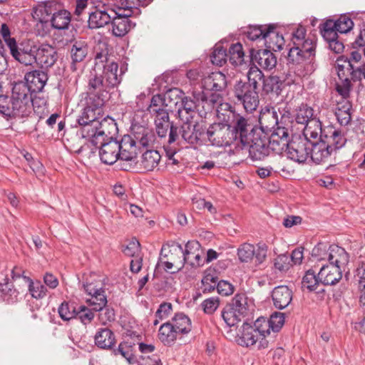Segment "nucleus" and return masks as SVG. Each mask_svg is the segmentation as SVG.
I'll use <instances>...</instances> for the list:
<instances>
[{
    "mask_svg": "<svg viewBox=\"0 0 365 365\" xmlns=\"http://www.w3.org/2000/svg\"><path fill=\"white\" fill-rule=\"evenodd\" d=\"M160 155L156 150H147L142 155L141 165L147 171L153 170L158 166Z\"/></svg>",
    "mask_w": 365,
    "mask_h": 365,
    "instance_id": "a19ab883",
    "label": "nucleus"
},
{
    "mask_svg": "<svg viewBox=\"0 0 365 365\" xmlns=\"http://www.w3.org/2000/svg\"><path fill=\"white\" fill-rule=\"evenodd\" d=\"M255 253V246L249 243H244L237 249V256L242 262H250L254 258Z\"/></svg>",
    "mask_w": 365,
    "mask_h": 365,
    "instance_id": "6e6d98bb",
    "label": "nucleus"
},
{
    "mask_svg": "<svg viewBox=\"0 0 365 365\" xmlns=\"http://www.w3.org/2000/svg\"><path fill=\"white\" fill-rule=\"evenodd\" d=\"M85 292L91 297L86 303L96 312L103 311L107 304L105 291L100 283L86 282L83 284Z\"/></svg>",
    "mask_w": 365,
    "mask_h": 365,
    "instance_id": "ddd939ff",
    "label": "nucleus"
},
{
    "mask_svg": "<svg viewBox=\"0 0 365 365\" xmlns=\"http://www.w3.org/2000/svg\"><path fill=\"white\" fill-rule=\"evenodd\" d=\"M359 67H354L349 63H344L343 58L336 60V71L341 81H350L359 80L355 73Z\"/></svg>",
    "mask_w": 365,
    "mask_h": 365,
    "instance_id": "c756f323",
    "label": "nucleus"
},
{
    "mask_svg": "<svg viewBox=\"0 0 365 365\" xmlns=\"http://www.w3.org/2000/svg\"><path fill=\"white\" fill-rule=\"evenodd\" d=\"M100 145L99 155L105 164L112 165L119 159L118 141L112 138L107 143L103 141Z\"/></svg>",
    "mask_w": 365,
    "mask_h": 365,
    "instance_id": "5701e85b",
    "label": "nucleus"
},
{
    "mask_svg": "<svg viewBox=\"0 0 365 365\" xmlns=\"http://www.w3.org/2000/svg\"><path fill=\"white\" fill-rule=\"evenodd\" d=\"M119 160H134L138 155L135 140L130 135H124L118 142Z\"/></svg>",
    "mask_w": 365,
    "mask_h": 365,
    "instance_id": "b1692460",
    "label": "nucleus"
},
{
    "mask_svg": "<svg viewBox=\"0 0 365 365\" xmlns=\"http://www.w3.org/2000/svg\"><path fill=\"white\" fill-rule=\"evenodd\" d=\"M170 324L178 334H187L191 331L190 319L182 313L176 314Z\"/></svg>",
    "mask_w": 365,
    "mask_h": 365,
    "instance_id": "e433bc0d",
    "label": "nucleus"
},
{
    "mask_svg": "<svg viewBox=\"0 0 365 365\" xmlns=\"http://www.w3.org/2000/svg\"><path fill=\"white\" fill-rule=\"evenodd\" d=\"M273 304L278 309H285L292 300V292L287 286L276 287L272 292Z\"/></svg>",
    "mask_w": 365,
    "mask_h": 365,
    "instance_id": "a878e982",
    "label": "nucleus"
},
{
    "mask_svg": "<svg viewBox=\"0 0 365 365\" xmlns=\"http://www.w3.org/2000/svg\"><path fill=\"white\" fill-rule=\"evenodd\" d=\"M118 63L115 62H110L108 64H107L105 68V75L107 78V82L108 83V85H110V86H115L118 83H119V80L118 78Z\"/></svg>",
    "mask_w": 365,
    "mask_h": 365,
    "instance_id": "4d7b16f0",
    "label": "nucleus"
},
{
    "mask_svg": "<svg viewBox=\"0 0 365 365\" xmlns=\"http://www.w3.org/2000/svg\"><path fill=\"white\" fill-rule=\"evenodd\" d=\"M261 321L257 319L253 325L244 323L237 334V341L243 346H256L258 349L268 347L269 341L267 339ZM264 328H267V324H264Z\"/></svg>",
    "mask_w": 365,
    "mask_h": 365,
    "instance_id": "7ed1b4c3",
    "label": "nucleus"
},
{
    "mask_svg": "<svg viewBox=\"0 0 365 365\" xmlns=\"http://www.w3.org/2000/svg\"><path fill=\"white\" fill-rule=\"evenodd\" d=\"M140 251V242L135 239L130 240L123 249V253L129 257H135V255H138Z\"/></svg>",
    "mask_w": 365,
    "mask_h": 365,
    "instance_id": "774afa93",
    "label": "nucleus"
},
{
    "mask_svg": "<svg viewBox=\"0 0 365 365\" xmlns=\"http://www.w3.org/2000/svg\"><path fill=\"white\" fill-rule=\"evenodd\" d=\"M237 312L227 305L222 312V317L228 327H233L244 317L242 314H237Z\"/></svg>",
    "mask_w": 365,
    "mask_h": 365,
    "instance_id": "864d4df0",
    "label": "nucleus"
},
{
    "mask_svg": "<svg viewBox=\"0 0 365 365\" xmlns=\"http://www.w3.org/2000/svg\"><path fill=\"white\" fill-rule=\"evenodd\" d=\"M184 121L180 128L182 138L190 144L197 143L200 140L204 130L192 120Z\"/></svg>",
    "mask_w": 365,
    "mask_h": 365,
    "instance_id": "412c9836",
    "label": "nucleus"
},
{
    "mask_svg": "<svg viewBox=\"0 0 365 365\" xmlns=\"http://www.w3.org/2000/svg\"><path fill=\"white\" fill-rule=\"evenodd\" d=\"M178 334L170 322L162 324L159 329V339L165 345H170L178 338Z\"/></svg>",
    "mask_w": 365,
    "mask_h": 365,
    "instance_id": "4c0bfd02",
    "label": "nucleus"
},
{
    "mask_svg": "<svg viewBox=\"0 0 365 365\" xmlns=\"http://www.w3.org/2000/svg\"><path fill=\"white\" fill-rule=\"evenodd\" d=\"M155 130L160 138H167L168 143L173 144L178 137V128L170 121L168 113H160L159 117L154 118Z\"/></svg>",
    "mask_w": 365,
    "mask_h": 365,
    "instance_id": "f8f14e48",
    "label": "nucleus"
},
{
    "mask_svg": "<svg viewBox=\"0 0 365 365\" xmlns=\"http://www.w3.org/2000/svg\"><path fill=\"white\" fill-rule=\"evenodd\" d=\"M80 133L83 138L88 139L94 146L105 141L112 130H116V124L110 118H103L101 121H94L91 123L80 125Z\"/></svg>",
    "mask_w": 365,
    "mask_h": 365,
    "instance_id": "20e7f679",
    "label": "nucleus"
},
{
    "mask_svg": "<svg viewBox=\"0 0 365 365\" xmlns=\"http://www.w3.org/2000/svg\"><path fill=\"white\" fill-rule=\"evenodd\" d=\"M210 58L213 64L222 66L227 61L226 49L221 45H216Z\"/></svg>",
    "mask_w": 365,
    "mask_h": 365,
    "instance_id": "052dcab7",
    "label": "nucleus"
},
{
    "mask_svg": "<svg viewBox=\"0 0 365 365\" xmlns=\"http://www.w3.org/2000/svg\"><path fill=\"white\" fill-rule=\"evenodd\" d=\"M193 97L198 102L215 103L217 102L220 95L211 93L210 91H205L202 86V91H195L193 92Z\"/></svg>",
    "mask_w": 365,
    "mask_h": 365,
    "instance_id": "13d9d810",
    "label": "nucleus"
},
{
    "mask_svg": "<svg viewBox=\"0 0 365 365\" xmlns=\"http://www.w3.org/2000/svg\"><path fill=\"white\" fill-rule=\"evenodd\" d=\"M294 46L288 53V60L294 63H301L312 60L315 55L316 43L309 37L306 38V29L299 26L292 34Z\"/></svg>",
    "mask_w": 365,
    "mask_h": 365,
    "instance_id": "f03ea898",
    "label": "nucleus"
},
{
    "mask_svg": "<svg viewBox=\"0 0 365 365\" xmlns=\"http://www.w3.org/2000/svg\"><path fill=\"white\" fill-rule=\"evenodd\" d=\"M176 91L170 90L163 96L161 95H155L153 96L150 106H170L172 108V104L177 106L178 101H173L172 96Z\"/></svg>",
    "mask_w": 365,
    "mask_h": 365,
    "instance_id": "09e8293b",
    "label": "nucleus"
},
{
    "mask_svg": "<svg viewBox=\"0 0 365 365\" xmlns=\"http://www.w3.org/2000/svg\"><path fill=\"white\" fill-rule=\"evenodd\" d=\"M47 11L43 8L42 3H39L33 9L32 16L36 21L34 30L37 36L44 37L51 31L50 20L46 14Z\"/></svg>",
    "mask_w": 365,
    "mask_h": 365,
    "instance_id": "f3484780",
    "label": "nucleus"
},
{
    "mask_svg": "<svg viewBox=\"0 0 365 365\" xmlns=\"http://www.w3.org/2000/svg\"><path fill=\"white\" fill-rule=\"evenodd\" d=\"M330 135H325L326 141L331 142L332 145L333 151L343 147L346 143V138L343 136L341 132L331 130Z\"/></svg>",
    "mask_w": 365,
    "mask_h": 365,
    "instance_id": "bf43d9fd",
    "label": "nucleus"
},
{
    "mask_svg": "<svg viewBox=\"0 0 365 365\" xmlns=\"http://www.w3.org/2000/svg\"><path fill=\"white\" fill-rule=\"evenodd\" d=\"M309 142L306 139L296 138L290 141L285 150L287 157L299 163H304L309 155Z\"/></svg>",
    "mask_w": 365,
    "mask_h": 365,
    "instance_id": "2eb2a0df",
    "label": "nucleus"
},
{
    "mask_svg": "<svg viewBox=\"0 0 365 365\" xmlns=\"http://www.w3.org/2000/svg\"><path fill=\"white\" fill-rule=\"evenodd\" d=\"M9 50L11 56L22 64L30 66L36 63V54H20L17 43L14 44L12 41L9 43Z\"/></svg>",
    "mask_w": 365,
    "mask_h": 365,
    "instance_id": "79ce46f5",
    "label": "nucleus"
},
{
    "mask_svg": "<svg viewBox=\"0 0 365 365\" xmlns=\"http://www.w3.org/2000/svg\"><path fill=\"white\" fill-rule=\"evenodd\" d=\"M76 312L77 311L73 304L66 302H63L58 308L59 315L64 321H68L75 318L76 317Z\"/></svg>",
    "mask_w": 365,
    "mask_h": 365,
    "instance_id": "e2e57ef3",
    "label": "nucleus"
},
{
    "mask_svg": "<svg viewBox=\"0 0 365 365\" xmlns=\"http://www.w3.org/2000/svg\"><path fill=\"white\" fill-rule=\"evenodd\" d=\"M159 264L164 265L167 271L175 272L180 270L184 266V250L176 242L164 245L160 251Z\"/></svg>",
    "mask_w": 365,
    "mask_h": 365,
    "instance_id": "39448f33",
    "label": "nucleus"
},
{
    "mask_svg": "<svg viewBox=\"0 0 365 365\" xmlns=\"http://www.w3.org/2000/svg\"><path fill=\"white\" fill-rule=\"evenodd\" d=\"M176 101L180 103L178 110L180 118L182 120H192L196 113V103L187 97L182 99L175 98L174 101Z\"/></svg>",
    "mask_w": 365,
    "mask_h": 365,
    "instance_id": "7c9ffc66",
    "label": "nucleus"
},
{
    "mask_svg": "<svg viewBox=\"0 0 365 365\" xmlns=\"http://www.w3.org/2000/svg\"><path fill=\"white\" fill-rule=\"evenodd\" d=\"M96 344L102 349H110L115 343V335L108 328L100 329L95 335Z\"/></svg>",
    "mask_w": 365,
    "mask_h": 365,
    "instance_id": "f704fd0d",
    "label": "nucleus"
},
{
    "mask_svg": "<svg viewBox=\"0 0 365 365\" xmlns=\"http://www.w3.org/2000/svg\"><path fill=\"white\" fill-rule=\"evenodd\" d=\"M11 106L14 114L16 115H25L31 111V95L25 83H16L13 87Z\"/></svg>",
    "mask_w": 365,
    "mask_h": 365,
    "instance_id": "0eeeda50",
    "label": "nucleus"
},
{
    "mask_svg": "<svg viewBox=\"0 0 365 365\" xmlns=\"http://www.w3.org/2000/svg\"><path fill=\"white\" fill-rule=\"evenodd\" d=\"M41 3L47 11L46 14L53 29L65 30L68 28L71 20V14L58 1L51 0Z\"/></svg>",
    "mask_w": 365,
    "mask_h": 365,
    "instance_id": "423d86ee",
    "label": "nucleus"
},
{
    "mask_svg": "<svg viewBox=\"0 0 365 365\" xmlns=\"http://www.w3.org/2000/svg\"><path fill=\"white\" fill-rule=\"evenodd\" d=\"M251 135L250 140L242 144L248 147L252 159L260 160L268 156L272 149L266 135L260 132L251 133Z\"/></svg>",
    "mask_w": 365,
    "mask_h": 365,
    "instance_id": "9b49d317",
    "label": "nucleus"
},
{
    "mask_svg": "<svg viewBox=\"0 0 365 365\" xmlns=\"http://www.w3.org/2000/svg\"><path fill=\"white\" fill-rule=\"evenodd\" d=\"M112 17L105 11L96 10L90 14L88 23L91 28H100L108 24Z\"/></svg>",
    "mask_w": 365,
    "mask_h": 365,
    "instance_id": "ea45409f",
    "label": "nucleus"
},
{
    "mask_svg": "<svg viewBox=\"0 0 365 365\" xmlns=\"http://www.w3.org/2000/svg\"><path fill=\"white\" fill-rule=\"evenodd\" d=\"M228 306L237 311V314H242L245 317L248 308L247 298L245 294H236Z\"/></svg>",
    "mask_w": 365,
    "mask_h": 365,
    "instance_id": "3c124183",
    "label": "nucleus"
},
{
    "mask_svg": "<svg viewBox=\"0 0 365 365\" xmlns=\"http://www.w3.org/2000/svg\"><path fill=\"white\" fill-rule=\"evenodd\" d=\"M267 26H259L250 27L247 32V36L251 41H264V35L267 32Z\"/></svg>",
    "mask_w": 365,
    "mask_h": 365,
    "instance_id": "338daca9",
    "label": "nucleus"
},
{
    "mask_svg": "<svg viewBox=\"0 0 365 365\" xmlns=\"http://www.w3.org/2000/svg\"><path fill=\"white\" fill-rule=\"evenodd\" d=\"M305 128L304 129V139L307 141L313 142L314 140H316L319 136L320 139H322V129L321 122L317 119L314 118L307 123L305 124Z\"/></svg>",
    "mask_w": 365,
    "mask_h": 365,
    "instance_id": "c9c22d12",
    "label": "nucleus"
},
{
    "mask_svg": "<svg viewBox=\"0 0 365 365\" xmlns=\"http://www.w3.org/2000/svg\"><path fill=\"white\" fill-rule=\"evenodd\" d=\"M247 76L248 79L247 83L250 84L255 90H257L260 83L263 84L264 74L257 66H251L249 68Z\"/></svg>",
    "mask_w": 365,
    "mask_h": 365,
    "instance_id": "603ef678",
    "label": "nucleus"
},
{
    "mask_svg": "<svg viewBox=\"0 0 365 365\" xmlns=\"http://www.w3.org/2000/svg\"><path fill=\"white\" fill-rule=\"evenodd\" d=\"M310 260L312 262H326L349 272V255L345 249L336 245L318 243L312 250Z\"/></svg>",
    "mask_w": 365,
    "mask_h": 365,
    "instance_id": "f257e3e1",
    "label": "nucleus"
},
{
    "mask_svg": "<svg viewBox=\"0 0 365 365\" xmlns=\"http://www.w3.org/2000/svg\"><path fill=\"white\" fill-rule=\"evenodd\" d=\"M244 51L240 43L232 44L229 48V61L235 66L242 65L244 61Z\"/></svg>",
    "mask_w": 365,
    "mask_h": 365,
    "instance_id": "a18cd8bd",
    "label": "nucleus"
},
{
    "mask_svg": "<svg viewBox=\"0 0 365 365\" xmlns=\"http://www.w3.org/2000/svg\"><path fill=\"white\" fill-rule=\"evenodd\" d=\"M336 24L333 20H327L320 26V31L324 38L328 42L338 38V31L335 29Z\"/></svg>",
    "mask_w": 365,
    "mask_h": 365,
    "instance_id": "5fc2aeb1",
    "label": "nucleus"
},
{
    "mask_svg": "<svg viewBox=\"0 0 365 365\" xmlns=\"http://www.w3.org/2000/svg\"><path fill=\"white\" fill-rule=\"evenodd\" d=\"M264 41L267 48L274 51H280L284 45L282 35L277 32L272 25L267 26V32L264 35Z\"/></svg>",
    "mask_w": 365,
    "mask_h": 365,
    "instance_id": "bb28decb",
    "label": "nucleus"
},
{
    "mask_svg": "<svg viewBox=\"0 0 365 365\" xmlns=\"http://www.w3.org/2000/svg\"><path fill=\"white\" fill-rule=\"evenodd\" d=\"M317 267H320L319 271V280L324 285H335L342 278L343 273L349 272L342 269L337 266L331 265L326 262H315Z\"/></svg>",
    "mask_w": 365,
    "mask_h": 365,
    "instance_id": "4468645a",
    "label": "nucleus"
},
{
    "mask_svg": "<svg viewBox=\"0 0 365 365\" xmlns=\"http://www.w3.org/2000/svg\"><path fill=\"white\" fill-rule=\"evenodd\" d=\"M0 292L4 296L7 301L15 302L19 296V291L14 288V285L6 282L0 284Z\"/></svg>",
    "mask_w": 365,
    "mask_h": 365,
    "instance_id": "680f3d73",
    "label": "nucleus"
},
{
    "mask_svg": "<svg viewBox=\"0 0 365 365\" xmlns=\"http://www.w3.org/2000/svg\"><path fill=\"white\" fill-rule=\"evenodd\" d=\"M24 282L28 284L32 297L41 299L46 296L47 289L40 282L34 283L29 277L24 276Z\"/></svg>",
    "mask_w": 365,
    "mask_h": 365,
    "instance_id": "de8ad7c7",
    "label": "nucleus"
},
{
    "mask_svg": "<svg viewBox=\"0 0 365 365\" xmlns=\"http://www.w3.org/2000/svg\"><path fill=\"white\" fill-rule=\"evenodd\" d=\"M260 324H262V327H264V324H267V328H263L267 335H269L270 333V329H272L274 332L279 331V329L282 327L284 323V314L281 312H274L268 319L265 317H259L258 318Z\"/></svg>",
    "mask_w": 365,
    "mask_h": 365,
    "instance_id": "2f4dec72",
    "label": "nucleus"
},
{
    "mask_svg": "<svg viewBox=\"0 0 365 365\" xmlns=\"http://www.w3.org/2000/svg\"><path fill=\"white\" fill-rule=\"evenodd\" d=\"M334 24H336L335 29H336V31L341 34L350 31L354 26L352 20L346 16H340L336 21H334Z\"/></svg>",
    "mask_w": 365,
    "mask_h": 365,
    "instance_id": "69168bd1",
    "label": "nucleus"
},
{
    "mask_svg": "<svg viewBox=\"0 0 365 365\" xmlns=\"http://www.w3.org/2000/svg\"><path fill=\"white\" fill-rule=\"evenodd\" d=\"M110 85L103 81L102 76L95 75L89 79L86 99L96 108L102 107L108 98V88Z\"/></svg>",
    "mask_w": 365,
    "mask_h": 365,
    "instance_id": "9d476101",
    "label": "nucleus"
},
{
    "mask_svg": "<svg viewBox=\"0 0 365 365\" xmlns=\"http://www.w3.org/2000/svg\"><path fill=\"white\" fill-rule=\"evenodd\" d=\"M101 107L96 108L94 105L90 104L86 99V106L77 120L79 125L91 123L94 121H100L98 115L101 114Z\"/></svg>",
    "mask_w": 365,
    "mask_h": 365,
    "instance_id": "473e14b6",
    "label": "nucleus"
},
{
    "mask_svg": "<svg viewBox=\"0 0 365 365\" xmlns=\"http://www.w3.org/2000/svg\"><path fill=\"white\" fill-rule=\"evenodd\" d=\"M309 152L312 160L319 164L325 162L333 152L331 142H327L325 140L320 139L318 141L309 143Z\"/></svg>",
    "mask_w": 365,
    "mask_h": 365,
    "instance_id": "6ab92c4d",
    "label": "nucleus"
},
{
    "mask_svg": "<svg viewBox=\"0 0 365 365\" xmlns=\"http://www.w3.org/2000/svg\"><path fill=\"white\" fill-rule=\"evenodd\" d=\"M204 252L197 241H188L184 250V264L197 268L205 264Z\"/></svg>",
    "mask_w": 365,
    "mask_h": 365,
    "instance_id": "dca6fc26",
    "label": "nucleus"
},
{
    "mask_svg": "<svg viewBox=\"0 0 365 365\" xmlns=\"http://www.w3.org/2000/svg\"><path fill=\"white\" fill-rule=\"evenodd\" d=\"M321 282L319 280V275L316 276V272L312 269L308 270L302 278V287L312 292L317 291Z\"/></svg>",
    "mask_w": 365,
    "mask_h": 365,
    "instance_id": "49530a36",
    "label": "nucleus"
},
{
    "mask_svg": "<svg viewBox=\"0 0 365 365\" xmlns=\"http://www.w3.org/2000/svg\"><path fill=\"white\" fill-rule=\"evenodd\" d=\"M88 54V47L85 42L76 41L71 48L72 63H76L84 60Z\"/></svg>",
    "mask_w": 365,
    "mask_h": 365,
    "instance_id": "37998d69",
    "label": "nucleus"
},
{
    "mask_svg": "<svg viewBox=\"0 0 365 365\" xmlns=\"http://www.w3.org/2000/svg\"><path fill=\"white\" fill-rule=\"evenodd\" d=\"M233 93L237 102L242 104L247 112H252L258 107V92L247 82L237 81L234 86Z\"/></svg>",
    "mask_w": 365,
    "mask_h": 365,
    "instance_id": "1a4fd4ad",
    "label": "nucleus"
},
{
    "mask_svg": "<svg viewBox=\"0 0 365 365\" xmlns=\"http://www.w3.org/2000/svg\"><path fill=\"white\" fill-rule=\"evenodd\" d=\"M206 135L209 142L217 147L230 145L237 140V133L227 123H217L210 125Z\"/></svg>",
    "mask_w": 365,
    "mask_h": 365,
    "instance_id": "6e6552de",
    "label": "nucleus"
},
{
    "mask_svg": "<svg viewBox=\"0 0 365 365\" xmlns=\"http://www.w3.org/2000/svg\"><path fill=\"white\" fill-rule=\"evenodd\" d=\"M36 63L41 68H51L58 61V53L52 46L43 43L38 47L36 53Z\"/></svg>",
    "mask_w": 365,
    "mask_h": 365,
    "instance_id": "aec40b11",
    "label": "nucleus"
},
{
    "mask_svg": "<svg viewBox=\"0 0 365 365\" xmlns=\"http://www.w3.org/2000/svg\"><path fill=\"white\" fill-rule=\"evenodd\" d=\"M112 32L115 36H123L135 26L128 19L112 18Z\"/></svg>",
    "mask_w": 365,
    "mask_h": 365,
    "instance_id": "58836bf2",
    "label": "nucleus"
},
{
    "mask_svg": "<svg viewBox=\"0 0 365 365\" xmlns=\"http://www.w3.org/2000/svg\"><path fill=\"white\" fill-rule=\"evenodd\" d=\"M24 79L26 86L29 88L30 92H41L44 88L48 78L47 73L42 70H34L27 72Z\"/></svg>",
    "mask_w": 365,
    "mask_h": 365,
    "instance_id": "4be33fe9",
    "label": "nucleus"
},
{
    "mask_svg": "<svg viewBox=\"0 0 365 365\" xmlns=\"http://www.w3.org/2000/svg\"><path fill=\"white\" fill-rule=\"evenodd\" d=\"M267 139L272 151L276 153L285 151L290 143L288 130L284 127L277 126Z\"/></svg>",
    "mask_w": 365,
    "mask_h": 365,
    "instance_id": "a211bd4d",
    "label": "nucleus"
},
{
    "mask_svg": "<svg viewBox=\"0 0 365 365\" xmlns=\"http://www.w3.org/2000/svg\"><path fill=\"white\" fill-rule=\"evenodd\" d=\"M259 122L263 131H269L278 124V117L277 111L274 108H263L259 116Z\"/></svg>",
    "mask_w": 365,
    "mask_h": 365,
    "instance_id": "cd10ccee",
    "label": "nucleus"
},
{
    "mask_svg": "<svg viewBox=\"0 0 365 365\" xmlns=\"http://www.w3.org/2000/svg\"><path fill=\"white\" fill-rule=\"evenodd\" d=\"M282 81L277 76H269L264 77L262 84V90L266 93H278L281 90Z\"/></svg>",
    "mask_w": 365,
    "mask_h": 365,
    "instance_id": "8fccbe9b",
    "label": "nucleus"
},
{
    "mask_svg": "<svg viewBox=\"0 0 365 365\" xmlns=\"http://www.w3.org/2000/svg\"><path fill=\"white\" fill-rule=\"evenodd\" d=\"M254 60L262 68L271 70L277 64V58L269 50H259L255 55Z\"/></svg>",
    "mask_w": 365,
    "mask_h": 365,
    "instance_id": "72a5a7b5",
    "label": "nucleus"
},
{
    "mask_svg": "<svg viewBox=\"0 0 365 365\" xmlns=\"http://www.w3.org/2000/svg\"><path fill=\"white\" fill-rule=\"evenodd\" d=\"M202 83L207 91L220 92L227 88V79L222 72H213L203 80Z\"/></svg>",
    "mask_w": 365,
    "mask_h": 365,
    "instance_id": "393cba45",
    "label": "nucleus"
},
{
    "mask_svg": "<svg viewBox=\"0 0 365 365\" xmlns=\"http://www.w3.org/2000/svg\"><path fill=\"white\" fill-rule=\"evenodd\" d=\"M237 133V139L240 138L242 143L247 142V140L252 137L251 133H257L254 131L250 125L247 123V120L242 117L237 116L235 120V126L232 127Z\"/></svg>",
    "mask_w": 365,
    "mask_h": 365,
    "instance_id": "c85d7f7f",
    "label": "nucleus"
},
{
    "mask_svg": "<svg viewBox=\"0 0 365 365\" xmlns=\"http://www.w3.org/2000/svg\"><path fill=\"white\" fill-rule=\"evenodd\" d=\"M137 129L134 134L135 143L138 142L143 147H148L153 143L154 135L150 130L143 127H138Z\"/></svg>",
    "mask_w": 365,
    "mask_h": 365,
    "instance_id": "c03bdc74",
    "label": "nucleus"
},
{
    "mask_svg": "<svg viewBox=\"0 0 365 365\" xmlns=\"http://www.w3.org/2000/svg\"><path fill=\"white\" fill-rule=\"evenodd\" d=\"M313 109L307 106H302L300 107L296 115V121L299 124H306L309 120L314 119Z\"/></svg>",
    "mask_w": 365,
    "mask_h": 365,
    "instance_id": "0e129e2a",
    "label": "nucleus"
}]
</instances>
